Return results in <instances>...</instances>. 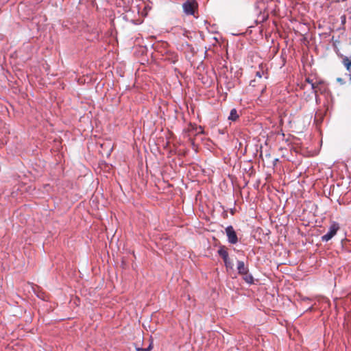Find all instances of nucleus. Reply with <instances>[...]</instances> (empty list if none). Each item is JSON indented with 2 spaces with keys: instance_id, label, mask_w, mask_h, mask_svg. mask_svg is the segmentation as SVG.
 <instances>
[{
  "instance_id": "nucleus-1",
  "label": "nucleus",
  "mask_w": 351,
  "mask_h": 351,
  "mask_svg": "<svg viewBox=\"0 0 351 351\" xmlns=\"http://www.w3.org/2000/svg\"><path fill=\"white\" fill-rule=\"evenodd\" d=\"M339 229V224L336 221H332L330 223L328 232L326 234L322 236V241L327 242L330 241L337 234Z\"/></svg>"
},
{
  "instance_id": "nucleus-2",
  "label": "nucleus",
  "mask_w": 351,
  "mask_h": 351,
  "mask_svg": "<svg viewBox=\"0 0 351 351\" xmlns=\"http://www.w3.org/2000/svg\"><path fill=\"white\" fill-rule=\"evenodd\" d=\"M184 12L187 15H194L198 8V3L195 0H186L182 5Z\"/></svg>"
},
{
  "instance_id": "nucleus-3",
  "label": "nucleus",
  "mask_w": 351,
  "mask_h": 351,
  "mask_svg": "<svg viewBox=\"0 0 351 351\" xmlns=\"http://www.w3.org/2000/svg\"><path fill=\"white\" fill-rule=\"evenodd\" d=\"M228 241L230 244H236L238 242L237 234L232 226H228L225 229Z\"/></svg>"
},
{
  "instance_id": "nucleus-4",
  "label": "nucleus",
  "mask_w": 351,
  "mask_h": 351,
  "mask_svg": "<svg viewBox=\"0 0 351 351\" xmlns=\"http://www.w3.org/2000/svg\"><path fill=\"white\" fill-rule=\"evenodd\" d=\"M237 270L238 274L240 275L246 274L249 271L248 267L241 261H237Z\"/></svg>"
},
{
  "instance_id": "nucleus-5",
  "label": "nucleus",
  "mask_w": 351,
  "mask_h": 351,
  "mask_svg": "<svg viewBox=\"0 0 351 351\" xmlns=\"http://www.w3.org/2000/svg\"><path fill=\"white\" fill-rule=\"evenodd\" d=\"M342 64L346 67L347 71L350 73L349 77L351 75V56H342Z\"/></svg>"
},
{
  "instance_id": "nucleus-6",
  "label": "nucleus",
  "mask_w": 351,
  "mask_h": 351,
  "mask_svg": "<svg viewBox=\"0 0 351 351\" xmlns=\"http://www.w3.org/2000/svg\"><path fill=\"white\" fill-rule=\"evenodd\" d=\"M218 254L222 258L223 261H226L228 256V252L225 246H221L218 250Z\"/></svg>"
},
{
  "instance_id": "nucleus-7",
  "label": "nucleus",
  "mask_w": 351,
  "mask_h": 351,
  "mask_svg": "<svg viewBox=\"0 0 351 351\" xmlns=\"http://www.w3.org/2000/svg\"><path fill=\"white\" fill-rule=\"evenodd\" d=\"M306 82L311 85V89L313 90V92L315 93L316 101L317 100V88L318 87V85L316 84V82L314 83L312 80L310 78H306Z\"/></svg>"
},
{
  "instance_id": "nucleus-8",
  "label": "nucleus",
  "mask_w": 351,
  "mask_h": 351,
  "mask_svg": "<svg viewBox=\"0 0 351 351\" xmlns=\"http://www.w3.org/2000/svg\"><path fill=\"white\" fill-rule=\"evenodd\" d=\"M243 279L245 280V282L252 285L254 284V277L253 276L248 272L246 273V274H243Z\"/></svg>"
},
{
  "instance_id": "nucleus-9",
  "label": "nucleus",
  "mask_w": 351,
  "mask_h": 351,
  "mask_svg": "<svg viewBox=\"0 0 351 351\" xmlns=\"http://www.w3.org/2000/svg\"><path fill=\"white\" fill-rule=\"evenodd\" d=\"M239 116L237 113V111L235 108H232L230 110V115L228 117V119L232 121H235L239 119Z\"/></svg>"
},
{
  "instance_id": "nucleus-10",
  "label": "nucleus",
  "mask_w": 351,
  "mask_h": 351,
  "mask_svg": "<svg viewBox=\"0 0 351 351\" xmlns=\"http://www.w3.org/2000/svg\"><path fill=\"white\" fill-rule=\"evenodd\" d=\"M316 84L318 85V87L316 88L317 93L319 91L321 93H322L325 90L324 83L322 81H319L318 82H316Z\"/></svg>"
},
{
  "instance_id": "nucleus-11",
  "label": "nucleus",
  "mask_w": 351,
  "mask_h": 351,
  "mask_svg": "<svg viewBox=\"0 0 351 351\" xmlns=\"http://www.w3.org/2000/svg\"><path fill=\"white\" fill-rule=\"evenodd\" d=\"M263 75H265V77L266 79L268 78V74L267 73H265L263 70H261V71H256V76L259 77V78H261Z\"/></svg>"
},
{
  "instance_id": "nucleus-12",
  "label": "nucleus",
  "mask_w": 351,
  "mask_h": 351,
  "mask_svg": "<svg viewBox=\"0 0 351 351\" xmlns=\"http://www.w3.org/2000/svg\"><path fill=\"white\" fill-rule=\"evenodd\" d=\"M223 262L227 268H230V269L232 268L233 264H232V261L230 260L229 257L228 258V259L226 261H223Z\"/></svg>"
},
{
  "instance_id": "nucleus-13",
  "label": "nucleus",
  "mask_w": 351,
  "mask_h": 351,
  "mask_svg": "<svg viewBox=\"0 0 351 351\" xmlns=\"http://www.w3.org/2000/svg\"><path fill=\"white\" fill-rule=\"evenodd\" d=\"M152 349V342L147 348H144L145 351H150Z\"/></svg>"
},
{
  "instance_id": "nucleus-14",
  "label": "nucleus",
  "mask_w": 351,
  "mask_h": 351,
  "mask_svg": "<svg viewBox=\"0 0 351 351\" xmlns=\"http://www.w3.org/2000/svg\"><path fill=\"white\" fill-rule=\"evenodd\" d=\"M254 82H255V80H252V81L250 82V84L251 86H255Z\"/></svg>"
},
{
  "instance_id": "nucleus-15",
  "label": "nucleus",
  "mask_w": 351,
  "mask_h": 351,
  "mask_svg": "<svg viewBox=\"0 0 351 351\" xmlns=\"http://www.w3.org/2000/svg\"><path fill=\"white\" fill-rule=\"evenodd\" d=\"M137 351H145L144 348H136Z\"/></svg>"
},
{
  "instance_id": "nucleus-16",
  "label": "nucleus",
  "mask_w": 351,
  "mask_h": 351,
  "mask_svg": "<svg viewBox=\"0 0 351 351\" xmlns=\"http://www.w3.org/2000/svg\"><path fill=\"white\" fill-rule=\"evenodd\" d=\"M38 297L42 298L43 300H45V298L44 297H41L40 295H38Z\"/></svg>"
},
{
  "instance_id": "nucleus-17",
  "label": "nucleus",
  "mask_w": 351,
  "mask_h": 351,
  "mask_svg": "<svg viewBox=\"0 0 351 351\" xmlns=\"http://www.w3.org/2000/svg\"><path fill=\"white\" fill-rule=\"evenodd\" d=\"M337 80H338L339 82H341V81H342V80H341V78H338V79H337Z\"/></svg>"
},
{
  "instance_id": "nucleus-18",
  "label": "nucleus",
  "mask_w": 351,
  "mask_h": 351,
  "mask_svg": "<svg viewBox=\"0 0 351 351\" xmlns=\"http://www.w3.org/2000/svg\"><path fill=\"white\" fill-rule=\"evenodd\" d=\"M350 82H351V74H350Z\"/></svg>"
}]
</instances>
